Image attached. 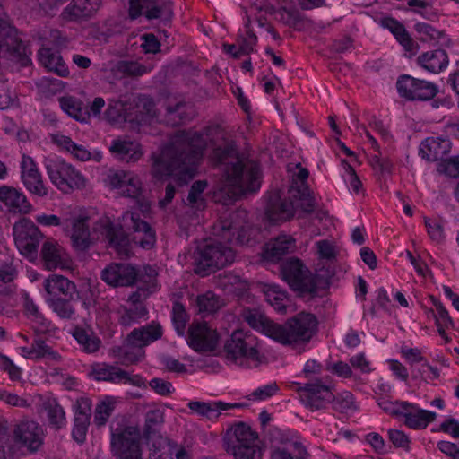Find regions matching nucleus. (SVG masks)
I'll return each instance as SVG.
<instances>
[{
	"label": "nucleus",
	"mask_w": 459,
	"mask_h": 459,
	"mask_svg": "<svg viewBox=\"0 0 459 459\" xmlns=\"http://www.w3.org/2000/svg\"><path fill=\"white\" fill-rule=\"evenodd\" d=\"M69 298H48L47 302L51 309L62 319H72L75 309Z\"/></svg>",
	"instance_id": "nucleus-48"
},
{
	"label": "nucleus",
	"mask_w": 459,
	"mask_h": 459,
	"mask_svg": "<svg viewBox=\"0 0 459 459\" xmlns=\"http://www.w3.org/2000/svg\"><path fill=\"white\" fill-rule=\"evenodd\" d=\"M417 62L425 70L437 74L446 67L448 57L445 50L435 49L420 55Z\"/></svg>",
	"instance_id": "nucleus-37"
},
{
	"label": "nucleus",
	"mask_w": 459,
	"mask_h": 459,
	"mask_svg": "<svg viewBox=\"0 0 459 459\" xmlns=\"http://www.w3.org/2000/svg\"><path fill=\"white\" fill-rule=\"evenodd\" d=\"M108 149L116 158L126 162H136L143 155L142 145L127 137L114 139Z\"/></svg>",
	"instance_id": "nucleus-24"
},
{
	"label": "nucleus",
	"mask_w": 459,
	"mask_h": 459,
	"mask_svg": "<svg viewBox=\"0 0 459 459\" xmlns=\"http://www.w3.org/2000/svg\"><path fill=\"white\" fill-rule=\"evenodd\" d=\"M404 418V423L411 429H425L429 422L436 419V413L419 408L414 403L404 402V408L402 413Z\"/></svg>",
	"instance_id": "nucleus-28"
},
{
	"label": "nucleus",
	"mask_w": 459,
	"mask_h": 459,
	"mask_svg": "<svg viewBox=\"0 0 459 459\" xmlns=\"http://www.w3.org/2000/svg\"><path fill=\"white\" fill-rule=\"evenodd\" d=\"M213 149V159L223 166L225 181L215 194L218 202L230 204L242 195L255 192L260 187L259 169L252 161L243 160L232 143L217 145L209 139Z\"/></svg>",
	"instance_id": "nucleus-3"
},
{
	"label": "nucleus",
	"mask_w": 459,
	"mask_h": 459,
	"mask_svg": "<svg viewBox=\"0 0 459 459\" xmlns=\"http://www.w3.org/2000/svg\"><path fill=\"white\" fill-rule=\"evenodd\" d=\"M153 66L151 65H143L135 60H119L116 62L111 67L112 74L117 78L125 77H140L145 74L150 73Z\"/></svg>",
	"instance_id": "nucleus-32"
},
{
	"label": "nucleus",
	"mask_w": 459,
	"mask_h": 459,
	"mask_svg": "<svg viewBox=\"0 0 459 459\" xmlns=\"http://www.w3.org/2000/svg\"><path fill=\"white\" fill-rule=\"evenodd\" d=\"M120 178L127 180L126 187L123 190V195L135 199L142 212L144 213L149 212L150 204L143 196V184L138 175L133 171H128V173H120L118 176L117 175L114 178V180H117V182Z\"/></svg>",
	"instance_id": "nucleus-27"
},
{
	"label": "nucleus",
	"mask_w": 459,
	"mask_h": 459,
	"mask_svg": "<svg viewBox=\"0 0 459 459\" xmlns=\"http://www.w3.org/2000/svg\"><path fill=\"white\" fill-rule=\"evenodd\" d=\"M195 305L199 314L210 315L221 309L224 306V302L220 296L212 291H206L196 297Z\"/></svg>",
	"instance_id": "nucleus-43"
},
{
	"label": "nucleus",
	"mask_w": 459,
	"mask_h": 459,
	"mask_svg": "<svg viewBox=\"0 0 459 459\" xmlns=\"http://www.w3.org/2000/svg\"><path fill=\"white\" fill-rule=\"evenodd\" d=\"M381 24L384 28L390 30L406 52L411 55L416 54L418 44L411 38L409 32L401 22L394 18H385L381 21Z\"/></svg>",
	"instance_id": "nucleus-33"
},
{
	"label": "nucleus",
	"mask_w": 459,
	"mask_h": 459,
	"mask_svg": "<svg viewBox=\"0 0 459 459\" xmlns=\"http://www.w3.org/2000/svg\"><path fill=\"white\" fill-rule=\"evenodd\" d=\"M43 287L48 293V298H65L72 299L76 291V285L66 277L51 274L44 280Z\"/></svg>",
	"instance_id": "nucleus-30"
},
{
	"label": "nucleus",
	"mask_w": 459,
	"mask_h": 459,
	"mask_svg": "<svg viewBox=\"0 0 459 459\" xmlns=\"http://www.w3.org/2000/svg\"><path fill=\"white\" fill-rule=\"evenodd\" d=\"M294 212L295 204L290 196L288 199L276 198L271 201L266 211L268 219L274 222L290 220Z\"/></svg>",
	"instance_id": "nucleus-36"
},
{
	"label": "nucleus",
	"mask_w": 459,
	"mask_h": 459,
	"mask_svg": "<svg viewBox=\"0 0 459 459\" xmlns=\"http://www.w3.org/2000/svg\"><path fill=\"white\" fill-rule=\"evenodd\" d=\"M13 439L30 451H37L42 445L43 429L35 420L24 418L13 429Z\"/></svg>",
	"instance_id": "nucleus-18"
},
{
	"label": "nucleus",
	"mask_w": 459,
	"mask_h": 459,
	"mask_svg": "<svg viewBox=\"0 0 459 459\" xmlns=\"http://www.w3.org/2000/svg\"><path fill=\"white\" fill-rule=\"evenodd\" d=\"M158 273L155 268L148 265L144 266L143 273L140 277V281L143 284L142 290H145L148 293H153L159 289L157 281Z\"/></svg>",
	"instance_id": "nucleus-55"
},
{
	"label": "nucleus",
	"mask_w": 459,
	"mask_h": 459,
	"mask_svg": "<svg viewBox=\"0 0 459 459\" xmlns=\"http://www.w3.org/2000/svg\"><path fill=\"white\" fill-rule=\"evenodd\" d=\"M194 117V110L191 105L180 101L177 102L174 106L169 105L167 108L166 121L172 126H178Z\"/></svg>",
	"instance_id": "nucleus-40"
},
{
	"label": "nucleus",
	"mask_w": 459,
	"mask_h": 459,
	"mask_svg": "<svg viewBox=\"0 0 459 459\" xmlns=\"http://www.w3.org/2000/svg\"><path fill=\"white\" fill-rule=\"evenodd\" d=\"M223 442L226 451L236 459H262L257 435L243 422L228 429Z\"/></svg>",
	"instance_id": "nucleus-5"
},
{
	"label": "nucleus",
	"mask_w": 459,
	"mask_h": 459,
	"mask_svg": "<svg viewBox=\"0 0 459 459\" xmlns=\"http://www.w3.org/2000/svg\"><path fill=\"white\" fill-rule=\"evenodd\" d=\"M439 174L449 178L459 177V156H455L445 160H441L437 167Z\"/></svg>",
	"instance_id": "nucleus-58"
},
{
	"label": "nucleus",
	"mask_w": 459,
	"mask_h": 459,
	"mask_svg": "<svg viewBox=\"0 0 459 459\" xmlns=\"http://www.w3.org/2000/svg\"><path fill=\"white\" fill-rule=\"evenodd\" d=\"M60 108L71 117L78 121L87 119V112L83 110L82 102L72 96H63L58 99Z\"/></svg>",
	"instance_id": "nucleus-46"
},
{
	"label": "nucleus",
	"mask_w": 459,
	"mask_h": 459,
	"mask_svg": "<svg viewBox=\"0 0 459 459\" xmlns=\"http://www.w3.org/2000/svg\"><path fill=\"white\" fill-rule=\"evenodd\" d=\"M68 218L69 230L64 231L70 236L73 246L80 251L89 248L92 238H102L118 254H126L129 245L126 230H130L134 232V242L144 249L152 248L156 241L154 230L136 212H124L119 225H114L108 218H100L94 224L92 234L89 230V217L80 214Z\"/></svg>",
	"instance_id": "nucleus-1"
},
{
	"label": "nucleus",
	"mask_w": 459,
	"mask_h": 459,
	"mask_svg": "<svg viewBox=\"0 0 459 459\" xmlns=\"http://www.w3.org/2000/svg\"><path fill=\"white\" fill-rule=\"evenodd\" d=\"M46 169L50 181L63 193L85 186L86 180L82 173L63 160H50Z\"/></svg>",
	"instance_id": "nucleus-8"
},
{
	"label": "nucleus",
	"mask_w": 459,
	"mask_h": 459,
	"mask_svg": "<svg viewBox=\"0 0 459 459\" xmlns=\"http://www.w3.org/2000/svg\"><path fill=\"white\" fill-rule=\"evenodd\" d=\"M290 198L295 204V210L300 207L304 212L311 213L316 205L315 198L311 195L308 186H302V188H290Z\"/></svg>",
	"instance_id": "nucleus-44"
},
{
	"label": "nucleus",
	"mask_w": 459,
	"mask_h": 459,
	"mask_svg": "<svg viewBox=\"0 0 459 459\" xmlns=\"http://www.w3.org/2000/svg\"><path fill=\"white\" fill-rule=\"evenodd\" d=\"M140 431L136 427L117 429L111 436V451L117 459H142Z\"/></svg>",
	"instance_id": "nucleus-11"
},
{
	"label": "nucleus",
	"mask_w": 459,
	"mask_h": 459,
	"mask_svg": "<svg viewBox=\"0 0 459 459\" xmlns=\"http://www.w3.org/2000/svg\"><path fill=\"white\" fill-rule=\"evenodd\" d=\"M54 142L58 146L71 152L79 160L86 161L91 157V152L84 146L76 144L68 136L56 135Z\"/></svg>",
	"instance_id": "nucleus-47"
},
{
	"label": "nucleus",
	"mask_w": 459,
	"mask_h": 459,
	"mask_svg": "<svg viewBox=\"0 0 459 459\" xmlns=\"http://www.w3.org/2000/svg\"><path fill=\"white\" fill-rule=\"evenodd\" d=\"M115 409V400L108 397L100 403L95 409L94 422L98 426H103Z\"/></svg>",
	"instance_id": "nucleus-52"
},
{
	"label": "nucleus",
	"mask_w": 459,
	"mask_h": 459,
	"mask_svg": "<svg viewBox=\"0 0 459 459\" xmlns=\"http://www.w3.org/2000/svg\"><path fill=\"white\" fill-rule=\"evenodd\" d=\"M138 112L140 117L137 119L140 122H147L149 118H152L155 116L154 102L149 98H142L137 103Z\"/></svg>",
	"instance_id": "nucleus-62"
},
{
	"label": "nucleus",
	"mask_w": 459,
	"mask_h": 459,
	"mask_svg": "<svg viewBox=\"0 0 459 459\" xmlns=\"http://www.w3.org/2000/svg\"><path fill=\"white\" fill-rule=\"evenodd\" d=\"M74 420L90 421L91 402L86 397H81L74 404Z\"/></svg>",
	"instance_id": "nucleus-60"
},
{
	"label": "nucleus",
	"mask_w": 459,
	"mask_h": 459,
	"mask_svg": "<svg viewBox=\"0 0 459 459\" xmlns=\"http://www.w3.org/2000/svg\"><path fill=\"white\" fill-rule=\"evenodd\" d=\"M0 401L12 407L29 408L31 405V403L25 397L19 396L4 389H0Z\"/></svg>",
	"instance_id": "nucleus-59"
},
{
	"label": "nucleus",
	"mask_w": 459,
	"mask_h": 459,
	"mask_svg": "<svg viewBox=\"0 0 459 459\" xmlns=\"http://www.w3.org/2000/svg\"><path fill=\"white\" fill-rule=\"evenodd\" d=\"M189 344L195 351H212L218 343V334L206 323L193 324L188 331Z\"/></svg>",
	"instance_id": "nucleus-21"
},
{
	"label": "nucleus",
	"mask_w": 459,
	"mask_h": 459,
	"mask_svg": "<svg viewBox=\"0 0 459 459\" xmlns=\"http://www.w3.org/2000/svg\"><path fill=\"white\" fill-rule=\"evenodd\" d=\"M247 212L245 210L236 211L230 219L221 221L214 227V234L221 240L230 244L244 245L249 240Z\"/></svg>",
	"instance_id": "nucleus-10"
},
{
	"label": "nucleus",
	"mask_w": 459,
	"mask_h": 459,
	"mask_svg": "<svg viewBox=\"0 0 459 459\" xmlns=\"http://www.w3.org/2000/svg\"><path fill=\"white\" fill-rule=\"evenodd\" d=\"M241 316L252 328L261 331L282 345L292 348L307 344L317 326L316 316L305 312L299 313L283 325L272 321L258 309L249 307L243 308Z\"/></svg>",
	"instance_id": "nucleus-4"
},
{
	"label": "nucleus",
	"mask_w": 459,
	"mask_h": 459,
	"mask_svg": "<svg viewBox=\"0 0 459 459\" xmlns=\"http://www.w3.org/2000/svg\"><path fill=\"white\" fill-rule=\"evenodd\" d=\"M414 29L420 36V40L423 42H439L445 37L443 31L425 22L416 23Z\"/></svg>",
	"instance_id": "nucleus-51"
},
{
	"label": "nucleus",
	"mask_w": 459,
	"mask_h": 459,
	"mask_svg": "<svg viewBox=\"0 0 459 459\" xmlns=\"http://www.w3.org/2000/svg\"><path fill=\"white\" fill-rule=\"evenodd\" d=\"M162 330L160 325L151 324L134 329L126 339V346L136 349L135 352L125 351V363H135L144 356L143 348L160 339Z\"/></svg>",
	"instance_id": "nucleus-12"
},
{
	"label": "nucleus",
	"mask_w": 459,
	"mask_h": 459,
	"mask_svg": "<svg viewBox=\"0 0 459 459\" xmlns=\"http://www.w3.org/2000/svg\"><path fill=\"white\" fill-rule=\"evenodd\" d=\"M377 404L385 412L396 417L402 416L404 408V402H393L385 398H379Z\"/></svg>",
	"instance_id": "nucleus-64"
},
{
	"label": "nucleus",
	"mask_w": 459,
	"mask_h": 459,
	"mask_svg": "<svg viewBox=\"0 0 459 459\" xmlns=\"http://www.w3.org/2000/svg\"><path fill=\"white\" fill-rule=\"evenodd\" d=\"M234 257L231 247L221 242L208 244L199 250L195 271L202 276L207 275L210 272L230 264Z\"/></svg>",
	"instance_id": "nucleus-7"
},
{
	"label": "nucleus",
	"mask_w": 459,
	"mask_h": 459,
	"mask_svg": "<svg viewBox=\"0 0 459 459\" xmlns=\"http://www.w3.org/2000/svg\"><path fill=\"white\" fill-rule=\"evenodd\" d=\"M21 177L26 189L39 197L48 195V190L45 186L42 176L33 159L22 154L21 161Z\"/></svg>",
	"instance_id": "nucleus-20"
},
{
	"label": "nucleus",
	"mask_w": 459,
	"mask_h": 459,
	"mask_svg": "<svg viewBox=\"0 0 459 459\" xmlns=\"http://www.w3.org/2000/svg\"><path fill=\"white\" fill-rule=\"evenodd\" d=\"M32 348L35 353V359H46L51 361H58L61 358L57 351H54L39 338L34 340Z\"/></svg>",
	"instance_id": "nucleus-53"
},
{
	"label": "nucleus",
	"mask_w": 459,
	"mask_h": 459,
	"mask_svg": "<svg viewBox=\"0 0 459 459\" xmlns=\"http://www.w3.org/2000/svg\"><path fill=\"white\" fill-rule=\"evenodd\" d=\"M43 408L47 411L48 420L52 428L58 429L65 425V413L55 398L47 397L43 402Z\"/></svg>",
	"instance_id": "nucleus-42"
},
{
	"label": "nucleus",
	"mask_w": 459,
	"mask_h": 459,
	"mask_svg": "<svg viewBox=\"0 0 459 459\" xmlns=\"http://www.w3.org/2000/svg\"><path fill=\"white\" fill-rule=\"evenodd\" d=\"M24 308L27 317L30 320L32 328L36 334L46 333L49 329V322L45 319L38 306L26 296Z\"/></svg>",
	"instance_id": "nucleus-41"
},
{
	"label": "nucleus",
	"mask_w": 459,
	"mask_h": 459,
	"mask_svg": "<svg viewBox=\"0 0 459 459\" xmlns=\"http://www.w3.org/2000/svg\"><path fill=\"white\" fill-rule=\"evenodd\" d=\"M91 376L97 381H106L114 384H131L135 386L143 385V380L140 376H130L128 372L119 367L107 363L94 364L91 369Z\"/></svg>",
	"instance_id": "nucleus-19"
},
{
	"label": "nucleus",
	"mask_w": 459,
	"mask_h": 459,
	"mask_svg": "<svg viewBox=\"0 0 459 459\" xmlns=\"http://www.w3.org/2000/svg\"><path fill=\"white\" fill-rule=\"evenodd\" d=\"M187 319V314L184 306L178 301L174 302L172 307V320L178 334L182 335L184 333Z\"/></svg>",
	"instance_id": "nucleus-57"
},
{
	"label": "nucleus",
	"mask_w": 459,
	"mask_h": 459,
	"mask_svg": "<svg viewBox=\"0 0 459 459\" xmlns=\"http://www.w3.org/2000/svg\"><path fill=\"white\" fill-rule=\"evenodd\" d=\"M451 142L446 137H429L420 145V153L429 161L444 160L443 158L450 152Z\"/></svg>",
	"instance_id": "nucleus-26"
},
{
	"label": "nucleus",
	"mask_w": 459,
	"mask_h": 459,
	"mask_svg": "<svg viewBox=\"0 0 459 459\" xmlns=\"http://www.w3.org/2000/svg\"><path fill=\"white\" fill-rule=\"evenodd\" d=\"M258 346L254 335L242 330L234 331L225 344L227 358L242 367H257L260 363Z\"/></svg>",
	"instance_id": "nucleus-6"
},
{
	"label": "nucleus",
	"mask_w": 459,
	"mask_h": 459,
	"mask_svg": "<svg viewBox=\"0 0 459 459\" xmlns=\"http://www.w3.org/2000/svg\"><path fill=\"white\" fill-rule=\"evenodd\" d=\"M306 455L305 446L299 441L293 440L274 447L271 453V459H304Z\"/></svg>",
	"instance_id": "nucleus-39"
},
{
	"label": "nucleus",
	"mask_w": 459,
	"mask_h": 459,
	"mask_svg": "<svg viewBox=\"0 0 459 459\" xmlns=\"http://www.w3.org/2000/svg\"><path fill=\"white\" fill-rule=\"evenodd\" d=\"M35 221L38 224L45 227L61 226L63 230H69V218L68 217H58L55 214H39L35 217Z\"/></svg>",
	"instance_id": "nucleus-56"
},
{
	"label": "nucleus",
	"mask_w": 459,
	"mask_h": 459,
	"mask_svg": "<svg viewBox=\"0 0 459 459\" xmlns=\"http://www.w3.org/2000/svg\"><path fill=\"white\" fill-rule=\"evenodd\" d=\"M188 408L198 414L199 416L204 417L208 420H217L221 415V412L233 408H238L241 406L240 403H228L221 401L215 402H201V401H191L187 403Z\"/></svg>",
	"instance_id": "nucleus-31"
},
{
	"label": "nucleus",
	"mask_w": 459,
	"mask_h": 459,
	"mask_svg": "<svg viewBox=\"0 0 459 459\" xmlns=\"http://www.w3.org/2000/svg\"><path fill=\"white\" fill-rule=\"evenodd\" d=\"M41 257L48 270H54L57 267L63 268L65 265V252L54 240H47L43 243Z\"/></svg>",
	"instance_id": "nucleus-34"
},
{
	"label": "nucleus",
	"mask_w": 459,
	"mask_h": 459,
	"mask_svg": "<svg viewBox=\"0 0 459 459\" xmlns=\"http://www.w3.org/2000/svg\"><path fill=\"white\" fill-rule=\"evenodd\" d=\"M295 250V240L290 236H279L265 244L263 257L266 261L277 262L283 255Z\"/></svg>",
	"instance_id": "nucleus-29"
},
{
	"label": "nucleus",
	"mask_w": 459,
	"mask_h": 459,
	"mask_svg": "<svg viewBox=\"0 0 459 459\" xmlns=\"http://www.w3.org/2000/svg\"><path fill=\"white\" fill-rule=\"evenodd\" d=\"M396 87L400 96L408 100H429L437 92L434 83L407 74L399 77Z\"/></svg>",
	"instance_id": "nucleus-15"
},
{
	"label": "nucleus",
	"mask_w": 459,
	"mask_h": 459,
	"mask_svg": "<svg viewBox=\"0 0 459 459\" xmlns=\"http://www.w3.org/2000/svg\"><path fill=\"white\" fill-rule=\"evenodd\" d=\"M17 104V94L11 88L4 85V83L0 84V108L6 109L12 107L16 106Z\"/></svg>",
	"instance_id": "nucleus-63"
},
{
	"label": "nucleus",
	"mask_w": 459,
	"mask_h": 459,
	"mask_svg": "<svg viewBox=\"0 0 459 459\" xmlns=\"http://www.w3.org/2000/svg\"><path fill=\"white\" fill-rule=\"evenodd\" d=\"M256 42V36L250 30L247 32L246 36H240L238 38L237 44L238 48V53H240L241 56L249 55L251 52H253Z\"/></svg>",
	"instance_id": "nucleus-61"
},
{
	"label": "nucleus",
	"mask_w": 459,
	"mask_h": 459,
	"mask_svg": "<svg viewBox=\"0 0 459 459\" xmlns=\"http://www.w3.org/2000/svg\"><path fill=\"white\" fill-rule=\"evenodd\" d=\"M39 57L41 65L48 71L61 77H66L69 74V70L58 53L53 52L50 48H41L39 51Z\"/></svg>",
	"instance_id": "nucleus-38"
},
{
	"label": "nucleus",
	"mask_w": 459,
	"mask_h": 459,
	"mask_svg": "<svg viewBox=\"0 0 459 459\" xmlns=\"http://www.w3.org/2000/svg\"><path fill=\"white\" fill-rule=\"evenodd\" d=\"M298 392L303 404L312 411L325 408L333 399L331 387L320 380L299 386Z\"/></svg>",
	"instance_id": "nucleus-16"
},
{
	"label": "nucleus",
	"mask_w": 459,
	"mask_h": 459,
	"mask_svg": "<svg viewBox=\"0 0 459 459\" xmlns=\"http://www.w3.org/2000/svg\"><path fill=\"white\" fill-rule=\"evenodd\" d=\"M23 44L17 30L5 19L0 18V56H16L23 52Z\"/></svg>",
	"instance_id": "nucleus-23"
},
{
	"label": "nucleus",
	"mask_w": 459,
	"mask_h": 459,
	"mask_svg": "<svg viewBox=\"0 0 459 459\" xmlns=\"http://www.w3.org/2000/svg\"><path fill=\"white\" fill-rule=\"evenodd\" d=\"M169 0H130L129 15L132 19L143 15L149 21L168 22L172 17Z\"/></svg>",
	"instance_id": "nucleus-13"
},
{
	"label": "nucleus",
	"mask_w": 459,
	"mask_h": 459,
	"mask_svg": "<svg viewBox=\"0 0 459 459\" xmlns=\"http://www.w3.org/2000/svg\"><path fill=\"white\" fill-rule=\"evenodd\" d=\"M207 187V182L205 180L195 181L188 193L186 201L187 204L196 210H202L205 206V200L203 196V193Z\"/></svg>",
	"instance_id": "nucleus-49"
},
{
	"label": "nucleus",
	"mask_w": 459,
	"mask_h": 459,
	"mask_svg": "<svg viewBox=\"0 0 459 459\" xmlns=\"http://www.w3.org/2000/svg\"><path fill=\"white\" fill-rule=\"evenodd\" d=\"M139 273L135 266L127 263H111L101 271V280L112 287L133 286Z\"/></svg>",
	"instance_id": "nucleus-17"
},
{
	"label": "nucleus",
	"mask_w": 459,
	"mask_h": 459,
	"mask_svg": "<svg viewBox=\"0 0 459 459\" xmlns=\"http://www.w3.org/2000/svg\"><path fill=\"white\" fill-rule=\"evenodd\" d=\"M264 293L267 302L279 313L286 311V293L274 284H266L264 287Z\"/></svg>",
	"instance_id": "nucleus-45"
},
{
	"label": "nucleus",
	"mask_w": 459,
	"mask_h": 459,
	"mask_svg": "<svg viewBox=\"0 0 459 459\" xmlns=\"http://www.w3.org/2000/svg\"><path fill=\"white\" fill-rule=\"evenodd\" d=\"M281 273L290 287L301 295L314 296L316 293L315 277L300 260L291 258L284 262L281 266Z\"/></svg>",
	"instance_id": "nucleus-9"
},
{
	"label": "nucleus",
	"mask_w": 459,
	"mask_h": 459,
	"mask_svg": "<svg viewBox=\"0 0 459 459\" xmlns=\"http://www.w3.org/2000/svg\"><path fill=\"white\" fill-rule=\"evenodd\" d=\"M333 408L342 413H349L358 409L353 394L349 391H343L336 396L333 394Z\"/></svg>",
	"instance_id": "nucleus-50"
},
{
	"label": "nucleus",
	"mask_w": 459,
	"mask_h": 459,
	"mask_svg": "<svg viewBox=\"0 0 459 459\" xmlns=\"http://www.w3.org/2000/svg\"><path fill=\"white\" fill-rule=\"evenodd\" d=\"M211 135L224 138L223 132L217 126L208 127L203 133L176 132L160 153L152 156V175L156 178L173 176L179 185L186 184L195 176Z\"/></svg>",
	"instance_id": "nucleus-2"
},
{
	"label": "nucleus",
	"mask_w": 459,
	"mask_h": 459,
	"mask_svg": "<svg viewBox=\"0 0 459 459\" xmlns=\"http://www.w3.org/2000/svg\"><path fill=\"white\" fill-rule=\"evenodd\" d=\"M164 421L163 412L159 410H151L145 415L144 434L150 437L155 434Z\"/></svg>",
	"instance_id": "nucleus-54"
},
{
	"label": "nucleus",
	"mask_w": 459,
	"mask_h": 459,
	"mask_svg": "<svg viewBox=\"0 0 459 459\" xmlns=\"http://www.w3.org/2000/svg\"><path fill=\"white\" fill-rule=\"evenodd\" d=\"M102 4V0H72L61 13L65 22H81L91 18Z\"/></svg>",
	"instance_id": "nucleus-22"
},
{
	"label": "nucleus",
	"mask_w": 459,
	"mask_h": 459,
	"mask_svg": "<svg viewBox=\"0 0 459 459\" xmlns=\"http://www.w3.org/2000/svg\"><path fill=\"white\" fill-rule=\"evenodd\" d=\"M0 201L12 213L28 214L32 211V205L26 195L12 186H0Z\"/></svg>",
	"instance_id": "nucleus-25"
},
{
	"label": "nucleus",
	"mask_w": 459,
	"mask_h": 459,
	"mask_svg": "<svg viewBox=\"0 0 459 459\" xmlns=\"http://www.w3.org/2000/svg\"><path fill=\"white\" fill-rule=\"evenodd\" d=\"M72 335L76 340L82 351L91 354L97 352L101 346L100 338L90 328L75 326Z\"/></svg>",
	"instance_id": "nucleus-35"
},
{
	"label": "nucleus",
	"mask_w": 459,
	"mask_h": 459,
	"mask_svg": "<svg viewBox=\"0 0 459 459\" xmlns=\"http://www.w3.org/2000/svg\"><path fill=\"white\" fill-rule=\"evenodd\" d=\"M13 234L15 245L22 255H36L43 234L30 220L24 218L16 222L13 227Z\"/></svg>",
	"instance_id": "nucleus-14"
}]
</instances>
